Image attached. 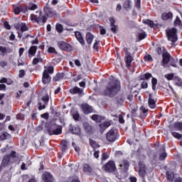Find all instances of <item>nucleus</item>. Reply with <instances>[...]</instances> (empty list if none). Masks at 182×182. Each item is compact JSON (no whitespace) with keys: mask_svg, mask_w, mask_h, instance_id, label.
<instances>
[{"mask_svg":"<svg viewBox=\"0 0 182 182\" xmlns=\"http://www.w3.org/2000/svg\"><path fill=\"white\" fill-rule=\"evenodd\" d=\"M0 52H1V53H3V55H5V53H6V48L0 46Z\"/></svg>","mask_w":182,"mask_h":182,"instance_id":"54","label":"nucleus"},{"mask_svg":"<svg viewBox=\"0 0 182 182\" xmlns=\"http://www.w3.org/2000/svg\"><path fill=\"white\" fill-rule=\"evenodd\" d=\"M161 152L159 155V160H166V157H167V153H166V147L163 145L161 147Z\"/></svg>","mask_w":182,"mask_h":182,"instance_id":"22","label":"nucleus"},{"mask_svg":"<svg viewBox=\"0 0 182 182\" xmlns=\"http://www.w3.org/2000/svg\"><path fill=\"white\" fill-rule=\"evenodd\" d=\"M141 112H142V113H143L144 114H146V113H147V112H149V109H146V108L144 107H141Z\"/></svg>","mask_w":182,"mask_h":182,"instance_id":"63","label":"nucleus"},{"mask_svg":"<svg viewBox=\"0 0 182 182\" xmlns=\"http://www.w3.org/2000/svg\"><path fill=\"white\" fill-rule=\"evenodd\" d=\"M100 35H106V29L102 27L100 28Z\"/></svg>","mask_w":182,"mask_h":182,"instance_id":"64","label":"nucleus"},{"mask_svg":"<svg viewBox=\"0 0 182 182\" xmlns=\"http://www.w3.org/2000/svg\"><path fill=\"white\" fill-rule=\"evenodd\" d=\"M70 131L73 134H76V136H79L82 139L83 137V134L80 132V127L79 126L76 125L74 127H70Z\"/></svg>","mask_w":182,"mask_h":182,"instance_id":"12","label":"nucleus"},{"mask_svg":"<svg viewBox=\"0 0 182 182\" xmlns=\"http://www.w3.org/2000/svg\"><path fill=\"white\" fill-rule=\"evenodd\" d=\"M72 95H79V96H83V90L75 87L70 90Z\"/></svg>","mask_w":182,"mask_h":182,"instance_id":"19","label":"nucleus"},{"mask_svg":"<svg viewBox=\"0 0 182 182\" xmlns=\"http://www.w3.org/2000/svg\"><path fill=\"white\" fill-rule=\"evenodd\" d=\"M117 102L119 103V105H123V102H124V99L123 97H118L117 98Z\"/></svg>","mask_w":182,"mask_h":182,"instance_id":"48","label":"nucleus"},{"mask_svg":"<svg viewBox=\"0 0 182 182\" xmlns=\"http://www.w3.org/2000/svg\"><path fill=\"white\" fill-rule=\"evenodd\" d=\"M156 102H157V100H154V98H153V94H149V100H148L149 107L151 109H155Z\"/></svg>","mask_w":182,"mask_h":182,"instance_id":"15","label":"nucleus"},{"mask_svg":"<svg viewBox=\"0 0 182 182\" xmlns=\"http://www.w3.org/2000/svg\"><path fill=\"white\" fill-rule=\"evenodd\" d=\"M109 22H110V25H111V26H115L114 25V18H113L112 17H110L109 18Z\"/></svg>","mask_w":182,"mask_h":182,"instance_id":"61","label":"nucleus"},{"mask_svg":"<svg viewBox=\"0 0 182 182\" xmlns=\"http://www.w3.org/2000/svg\"><path fill=\"white\" fill-rule=\"evenodd\" d=\"M82 127H83L85 133H87V134H92V133H93V127H92V125H90L89 123L84 122L82 124Z\"/></svg>","mask_w":182,"mask_h":182,"instance_id":"13","label":"nucleus"},{"mask_svg":"<svg viewBox=\"0 0 182 182\" xmlns=\"http://www.w3.org/2000/svg\"><path fill=\"white\" fill-rule=\"evenodd\" d=\"M22 11H23V6H16L14 9V11L16 15H19V14H21Z\"/></svg>","mask_w":182,"mask_h":182,"instance_id":"31","label":"nucleus"},{"mask_svg":"<svg viewBox=\"0 0 182 182\" xmlns=\"http://www.w3.org/2000/svg\"><path fill=\"white\" fill-rule=\"evenodd\" d=\"M86 41L88 45H90L93 41V35L90 33H87L86 35Z\"/></svg>","mask_w":182,"mask_h":182,"instance_id":"29","label":"nucleus"},{"mask_svg":"<svg viewBox=\"0 0 182 182\" xmlns=\"http://www.w3.org/2000/svg\"><path fill=\"white\" fill-rule=\"evenodd\" d=\"M39 62H42V58L39 55L33 60V65H38Z\"/></svg>","mask_w":182,"mask_h":182,"instance_id":"39","label":"nucleus"},{"mask_svg":"<svg viewBox=\"0 0 182 182\" xmlns=\"http://www.w3.org/2000/svg\"><path fill=\"white\" fill-rule=\"evenodd\" d=\"M174 127L176 130H182V122H176Z\"/></svg>","mask_w":182,"mask_h":182,"instance_id":"40","label":"nucleus"},{"mask_svg":"<svg viewBox=\"0 0 182 182\" xmlns=\"http://www.w3.org/2000/svg\"><path fill=\"white\" fill-rule=\"evenodd\" d=\"M55 29H56L57 32H59L60 33H61V32L63 31V26H62L61 24H57L55 26Z\"/></svg>","mask_w":182,"mask_h":182,"instance_id":"41","label":"nucleus"},{"mask_svg":"<svg viewBox=\"0 0 182 182\" xmlns=\"http://www.w3.org/2000/svg\"><path fill=\"white\" fill-rule=\"evenodd\" d=\"M90 144L92 149H97L99 147L97 143L92 139L90 140Z\"/></svg>","mask_w":182,"mask_h":182,"instance_id":"37","label":"nucleus"},{"mask_svg":"<svg viewBox=\"0 0 182 182\" xmlns=\"http://www.w3.org/2000/svg\"><path fill=\"white\" fill-rule=\"evenodd\" d=\"M80 79H82V75H77L75 77H74L73 80L74 82H79Z\"/></svg>","mask_w":182,"mask_h":182,"instance_id":"56","label":"nucleus"},{"mask_svg":"<svg viewBox=\"0 0 182 182\" xmlns=\"http://www.w3.org/2000/svg\"><path fill=\"white\" fill-rule=\"evenodd\" d=\"M91 119H92L95 122H97V120L99 119V115L94 114L91 117Z\"/></svg>","mask_w":182,"mask_h":182,"instance_id":"60","label":"nucleus"},{"mask_svg":"<svg viewBox=\"0 0 182 182\" xmlns=\"http://www.w3.org/2000/svg\"><path fill=\"white\" fill-rule=\"evenodd\" d=\"M18 157H19V154H18L14 151H11L10 155L4 156V157L3 158L0 168H2V167H7V166H9V164H12V163H15Z\"/></svg>","mask_w":182,"mask_h":182,"instance_id":"2","label":"nucleus"},{"mask_svg":"<svg viewBox=\"0 0 182 182\" xmlns=\"http://www.w3.org/2000/svg\"><path fill=\"white\" fill-rule=\"evenodd\" d=\"M43 181L46 182H53V176H52L49 172H46L42 175Z\"/></svg>","mask_w":182,"mask_h":182,"instance_id":"18","label":"nucleus"},{"mask_svg":"<svg viewBox=\"0 0 182 182\" xmlns=\"http://www.w3.org/2000/svg\"><path fill=\"white\" fill-rule=\"evenodd\" d=\"M57 45L61 50H68L70 48V45L65 41H58Z\"/></svg>","mask_w":182,"mask_h":182,"instance_id":"14","label":"nucleus"},{"mask_svg":"<svg viewBox=\"0 0 182 182\" xmlns=\"http://www.w3.org/2000/svg\"><path fill=\"white\" fill-rule=\"evenodd\" d=\"M181 23V20H180V18L176 17V20L174 21V25L177 26V25H180Z\"/></svg>","mask_w":182,"mask_h":182,"instance_id":"50","label":"nucleus"},{"mask_svg":"<svg viewBox=\"0 0 182 182\" xmlns=\"http://www.w3.org/2000/svg\"><path fill=\"white\" fill-rule=\"evenodd\" d=\"M81 107L85 114H89V113H92V112H93V108H92V106L88 104H82Z\"/></svg>","mask_w":182,"mask_h":182,"instance_id":"16","label":"nucleus"},{"mask_svg":"<svg viewBox=\"0 0 182 182\" xmlns=\"http://www.w3.org/2000/svg\"><path fill=\"white\" fill-rule=\"evenodd\" d=\"M172 136L176 137V139H181L182 134H179L178 132H172Z\"/></svg>","mask_w":182,"mask_h":182,"instance_id":"47","label":"nucleus"},{"mask_svg":"<svg viewBox=\"0 0 182 182\" xmlns=\"http://www.w3.org/2000/svg\"><path fill=\"white\" fill-rule=\"evenodd\" d=\"M48 52H49V53H58L57 52H56V50H55V48H53V47H50V48H48Z\"/></svg>","mask_w":182,"mask_h":182,"instance_id":"53","label":"nucleus"},{"mask_svg":"<svg viewBox=\"0 0 182 182\" xmlns=\"http://www.w3.org/2000/svg\"><path fill=\"white\" fill-rule=\"evenodd\" d=\"M18 76L19 77H23V76H25V71L23 70H20Z\"/></svg>","mask_w":182,"mask_h":182,"instance_id":"57","label":"nucleus"},{"mask_svg":"<svg viewBox=\"0 0 182 182\" xmlns=\"http://www.w3.org/2000/svg\"><path fill=\"white\" fill-rule=\"evenodd\" d=\"M173 80L176 82V86L181 87L182 86V80L178 76H175L173 77Z\"/></svg>","mask_w":182,"mask_h":182,"instance_id":"30","label":"nucleus"},{"mask_svg":"<svg viewBox=\"0 0 182 182\" xmlns=\"http://www.w3.org/2000/svg\"><path fill=\"white\" fill-rule=\"evenodd\" d=\"M104 169L105 171H108L109 173H113V171L116 170V165L114 164V162L109 161L107 164L105 165Z\"/></svg>","mask_w":182,"mask_h":182,"instance_id":"11","label":"nucleus"},{"mask_svg":"<svg viewBox=\"0 0 182 182\" xmlns=\"http://www.w3.org/2000/svg\"><path fill=\"white\" fill-rule=\"evenodd\" d=\"M45 70L43 73L42 82L43 85H48L50 82V75L53 73V66H45Z\"/></svg>","mask_w":182,"mask_h":182,"instance_id":"4","label":"nucleus"},{"mask_svg":"<svg viewBox=\"0 0 182 182\" xmlns=\"http://www.w3.org/2000/svg\"><path fill=\"white\" fill-rule=\"evenodd\" d=\"M112 28H111V31L112 32H113V33H116L117 32V30H118V27L117 26H111Z\"/></svg>","mask_w":182,"mask_h":182,"instance_id":"51","label":"nucleus"},{"mask_svg":"<svg viewBox=\"0 0 182 182\" xmlns=\"http://www.w3.org/2000/svg\"><path fill=\"white\" fill-rule=\"evenodd\" d=\"M166 178L168 181H173V173H171V172H166Z\"/></svg>","mask_w":182,"mask_h":182,"instance_id":"42","label":"nucleus"},{"mask_svg":"<svg viewBox=\"0 0 182 182\" xmlns=\"http://www.w3.org/2000/svg\"><path fill=\"white\" fill-rule=\"evenodd\" d=\"M139 174L140 177H142L144 178V176H146V165L141 164V162H139Z\"/></svg>","mask_w":182,"mask_h":182,"instance_id":"17","label":"nucleus"},{"mask_svg":"<svg viewBox=\"0 0 182 182\" xmlns=\"http://www.w3.org/2000/svg\"><path fill=\"white\" fill-rule=\"evenodd\" d=\"M48 103H49V95H46L42 97L41 102L40 101L38 102V109L43 110V109L46 107Z\"/></svg>","mask_w":182,"mask_h":182,"instance_id":"9","label":"nucleus"},{"mask_svg":"<svg viewBox=\"0 0 182 182\" xmlns=\"http://www.w3.org/2000/svg\"><path fill=\"white\" fill-rule=\"evenodd\" d=\"M36 14L31 15V20L33 22H36L39 25H45L48 18L45 16H42L41 11H36Z\"/></svg>","mask_w":182,"mask_h":182,"instance_id":"3","label":"nucleus"},{"mask_svg":"<svg viewBox=\"0 0 182 182\" xmlns=\"http://www.w3.org/2000/svg\"><path fill=\"white\" fill-rule=\"evenodd\" d=\"M66 75L63 73H58L55 75V77L53 79L54 82H58V80H62V79H66Z\"/></svg>","mask_w":182,"mask_h":182,"instance_id":"25","label":"nucleus"},{"mask_svg":"<svg viewBox=\"0 0 182 182\" xmlns=\"http://www.w3.org/2000/svg\"><path fill=\"white\" fill-rule=\"evenodd\" d=\"M141 86L142 89H147V87H149V83L147 82V81H143L141 83Z\"/></svg>","mask_w":182,"mask_h":182,"instance_id":"46","label":"nucleus"},{"mask_svg":"<svg viewBox=\"0 0 182 182\" xmlns=\"http://www.w3.org/2000/svg\"><path fill=\"white\" fill-rule=\"evenodd\" d=\"M141 4V0H136V1L135 3V6L138 9H140Z\"/></svg>","mask_w":182,"mask_h":182,"instance_id":"55","label":"nucleus"},{"mask_svg":"<svg viewBox=\"0 0 182 182\" xmlns=\"http://www.w3.org/2000/svg\"><path fill=\"white\" fill-rule=\"evenodd\" d=\"M162 58L161 66H164V68L166 67V65H167L170 60H173L171 55H170V53L167 52V50L164 47H163Z\"/></svg>","mask_w":182,"mask_h":182,"instance_id":"6","label":"nucleus"},{"mask_svg":"<svg viewBox=\"0 0 182 182\" xmlns=\"http://www.w3.org/2000/svg\"><path fill=\"white\" fill-rule=\"evenodd\" d=\"M83 171H85L86 174H88V176H90V174H92V171H93V169L92 168L90 165L85 164L83 165Z\"/></svg>","mask_w":182,"mask_h":182,"instance_id":"21","label":"nucleus"},{"mask_svg":"<svg viewBox=\"0 0 182 182\" xmlns=\"http://www.w3.org/2000/svg\"><path fill=\"white\" fill-rule=\"evenodd\" d=\"M164 77L167 79V80H174V74L173 73L166 74L164 75Z\"/></svg>","mask_w":182,"mask_h":182,"instance_id":"36","label":"nucleus"},{"mask_svg":"<svg viewBox=\"0 0 182 182\" xmlns=\"http://www.w3.org/2000/svg\"><path fill=\"white\" fill-rule=\"evenodd\" d=\"M147 36L145 32L141 33L139 34V41H143Z\"/></svg>","mask_w":182,"mask_h":182,"instance_id":"45","label":"nucleus"},{"mask_svg":"<svg viewBox=\"0 0 182 182\" xmlns=\"http://www.w3.org/2000/svg\"><path fill=\"white\" fill-rule=\"evenodd\" d=\"M47 132L50 136H53V134H62V127H59L58 124H51L47 128Z\"/></svg>","mask_w":182,"mask_h":182,"instance_id":"5","label":"nucleus"},{"mask_svg":"<svg viewBox=\"0 0 182 182\" xmlns=\"http://www.w3.org/2000/svg\"><path fill=\"white\" fill-rule=\"evenodd\" d=\"M130 164H129V161L124 159L122 161H121L119 164V167H124V171H127L129 170V166Z\"/></svg>","mask_w":182,"mask_h":182,"instance_id":"23","label":"nucleus"},{"mask_svg":"<svg viewBox=\"0 0 182 182\" xmlns=\"http://www.w3.org/2000/svg\"><path fill=\"white\" fill-rule=\"evenodd\" d=\"M107 159H109V156L107 155V154L104 153L102 155V160H107Z\"/></svg>","mask_w":182,"mask_h":182,"instance_id":"59","label":"nucleus"},{"mask_svg":"<svg viewBox=\"0 0 182 182\" xmlns=\"http://www.w3.org/2000/svg\"><path fill=\"white\" fill-rule=\"evenodd\" d=\"M144 59L146 62H152L153 60V58H151V55H150L149 54L146 55L144 56Z\"/></svg>","mask_w":182,"mask_h":182,"instance_id":"44","label":"nucleus"},{"mask_svg":"<svg viewBox=\"0 0 182 182\" xmlns=\"http://www.w3.org/2000/svg\"><path fill=\"white\" fill-rule=\"evenodd\" d=\"M150 77H152L151 74L146 73V74L144 75V77L142 78V80L146 79V80H149V79H150Z\"/></svg>","mask_w":182,"mask_h":182,"instance_id":"49","label":"nucleus"},{"mask_svg":"<svg viewBox=\"0 0 182 182\" xmlns=\"http://www.w3.org/2000/svg\"><path fill=\"white\" fill-rule=\"evenodd\" d=\"M123 8L127 12H130L132 11V1L125 0L123 4Z\"/></svg>","mask_w":182,"mask_h":182,"instance_id":"20","label":"nucleus"},{"mask_svg":"<svg viewBox=\"0 0 182 182\" xmlns=\"http://www.w3.org/2000/svg\"><path fill=\"white\" fill-rule=\"evenodd\" d=\"M177 30L173 28L166 31V35L168 36V41L171 42H177Z\"/></svg>","mask_w":182,"mask_h":182,"instance_id":"8","label":"nucleus"},{"mask_svg":"<svg viewBox=\"0 0 182 182\" xmlns=\"http://www.w3.org/2000/svg\"><path fill=\"white\" fill-rule=\"evenodd\" d=\"M116 139H117V134L116 133V131L114 129H110L107 133V140L108 141H115Z\"/></svg>","mask_w":182,"mask_h":182,"instance_id":"10","label":"nucleus"},{"mask_svg":"<svg viewBox=\"0 0 182 182\" xmlns=\"http://www.w3.org/2000/svg\"><path fill=\"white\" fill-rule=\"evenodd\" d=\"M144 23H146V25H149L151 28H154V22L151 20H146L144 21Z\"/></svg>","mask_w":182,"mask_h":182,"instance_id":"43","label":"nucleus"},{"mask_svg":"<svg viewBox=\"0 0 182 182\" xmlns=\"http://www.w3.org/2000/svg\"><path fill=\"white\" fill-rule=\"evenodd\" d=\"M75 37L77 38L80 43H81V45H85V40L83 39V36H82V33H80V32L76 31Z\"/></svg>","mask_w":182,"mask_h":182,"instance_id":"26","label":"nucleus"},{"mask_svg":"<svg viewBox=\"0 0 182 182\" xmlns=\"http://www.w3.org/2000/svg\"><path fill=\"white\" fill-rule=\"evenodd\" d=\"M21 29V32H26L28 30V27L26 26V23H18L16 29Z\"/></svg>","mask_w":182,"mask_h":182,"instance_id":"27","label":"nucleus"},{"mask_svg":"<svg viewBox=\"0 0 182 182\" xmlns=\"http://www.w3.org/2000/svg\"><path fill=\"white\" fill-rule=\"evenodd\" d=\"M36 50H38V47L36 46H32L28 50L29 58H32V56H35L36 53Z\"/></svg>","mask_w":182,"mask_h":182,"instance_id":"24","label":"nucleus"},{"mask_svg":"<svg viewBox=\"0 0 182 182\" xmlns=\"http://www.w3.org/2000/svg\"><path fill=\"white\" fill-rule=\"evenodd\" d=\"M120 81L115 80L108 84L107 89L105 90L104 94L106 96L113 97L120 92Z\"/></svg>","mask_w":182,"mask_h":182,"instance_id":"1","label":"nucleus"},{"mask_svg":"<svg viewBox=\"0 0 182 182\" xmlns=\"http://www.w3.org/2000/svg\"><path fill=\"white\" fill-rule=\"evenodd\" d=\"M7 65L8 63L5 60H3L0 62V66H1V68H5V66H7Z\"/></svg>","mask_w":182,"mask_h":182,"instance_id":"52","label":"nucleus"},{"mask_svg":"<svg viewBox=\"0 0 182 182\" xmlns=\"http://www.w3.org/2000/svg\"><path fill=\"white\" fill-rule=\"evenodd\" d=\"M28 11H36V9H38V5L33 3H30L28 6Z\"/></svg>","mask_w":182,"mask_h":182,"instance_id":"32","label":"nucleus"},{"mask_svg":"<svg viewBox=\"0 0 182 182\" xmlns=\"http://www.w3.org/2000/svg\"><path fill=\"white\" fill-rule=\"evenodd\" d=\"M122 4H118L117 5V7H116V11L117 12H120V10L122 9Z\"/></svg>","mask_w":182,"mask_h":182,"instance_id":"62","label":"nucleus"},{"mask_svg":"<svg viewBox=\"0 0 182 182\" xmlns=\"http://www.w3.org/2000/svg\"><path fill=\"white\" fill-rule=\"evenodd\" d=\"M124 52H125L124 62L127 68L132 66V62L134 60V57L132 56V53L129 52L127 48H124Z\"/></svg>","mask_w":182,"mask_h":182,"instance_id":"7","label":"nucleus"},{"mask_svg":"<svg viewBox=\"0 0 182 182\" xmlns=\"http://www.w3.org/2000/svg\"><path fill=\"white\" fill-rule=\"evenodd\" d=\"M61 146H62V150L63 151H65V150H68V141L66 140H63L61 142Z\"/></svg>","mask_w":182,"mask_h":182,"instance_id":"33","label":"nucleus"},{"mask_svg":"<svg viewBox=\"0 0 182 182\" xmlns=\"http://www.w3.org/2000/svg\"><path fill=\"white\" fill-rule=\"evenodd\" d=\"M18 66H23L25 65V62L22 59H18Z\"/></svg>","mask_w":182,"mask_h":182,"instance_id":"58","label":"nucleus"},{"mask_svg":"<svg viewBox=\"0 0 182 182\" xmlns=\"http://www.w3.org/2000/svg\"><path fill=\"white\" fill-rule=\"evenodd\" d=\"M152 90H156V86H157V79L153 77L151 80Z\"/></svg>","mask_w":182,"mask_h":182,"instance_id":"38","label":"nucleus"},{"mask_svg":"<svg viewBox=\"0 0 182 182\" xmlns=\"http://www.w3.org/2000/svg\"><path fill=\"white\" fill-rule=\"evenodd\" d=\"M9 137H11V135L8 134V132H4L0 136L1 140H6V139H9Z\"/></svg>","mask_w":182,"mask_h":182,"instance_id":"35","label":"nucleus"},{"mask_svg":"<svg viewBox=\"0 0 182 182\" xmlns=\"http://www.w3.org/2000/svg\"><path fill=\"white\" fill-rule=\"evenodd\" d=\"M173 18V14L172 13H164L161 15V18L164 21H167V19H171Z\"/></svg>","mask_w":182,"mask_h":182,"instance_id":"28","label":"nucleus"},{"mask_svg":"<svg viewBox=\"0 0 182 182\" xmlns=\"http://www.w3.org/2000/svg\"><path fill=\"white\" fill-rule=\"evenodd\" d=\"M44 11L46 14V15H52V14H53V10H52L51 8L48 6L44 7Z\"/></svg>","mask_w":182,"mask_h":182,"instance_id":"34","label":"nucleus"}]
</instances>
